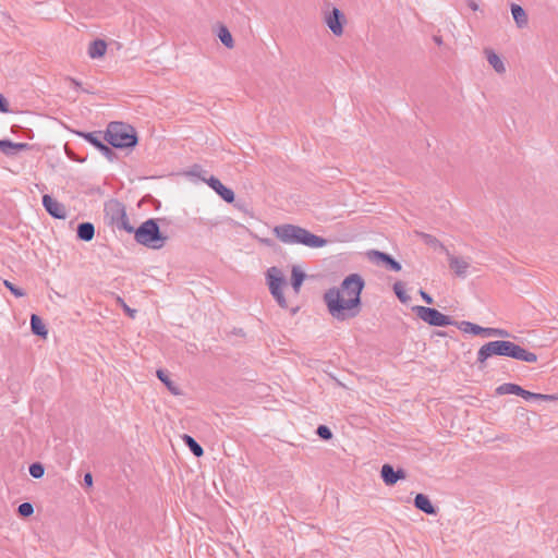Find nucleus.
Returning <instances> with one entry per match:
<instances>
[{
	"label": "nucleus",
	"instance_id": "f257e3e1",
	"mask_svg": "<svg viewBox=\"0 0 558 558\" xmlns=\"http://www.w3.org/2000/svg\"><path fill=\"white\" fill-rule=\"evenodd\" d=\"M363 288V278L359 274H351L345 277L339 288L328 289L324 293V302L329 314L341 322L357 316Z\"/></svg>",
	"mask_w": 558,
	"mask_h": 558
},
{
	"label": "nucleus",
	"instance_id": "f03ea898",
	"mask_svg": "<svg viewBox=\"0 0 558 558\" xmlns=\"http://www.w3.org/2000/svg\"><path fill=\"white\" fill-rule=\"evenodd\" d=\"M275 235L284 244H302L307 247H323L327 240L300 226L284 223L274 228Z\"/></svg>",
	"mask_w": 558,
	"mask_h": 558
},
{
	"label": "nucleus",
	"instance_id": "7ed1b4c3",
	"mask_svg": "<svg viewBox=\"0 0 558 558\" xmlns=\"http://www.w3.org/2000/svg\"><path fill=\"white\" fill-rule=\"evenodd\" d=\"M104 138L116 148H130L137 144L134 128L123 122H110Z\"/></svg>",
	"mask_w": 558,
	"mask_h": 558
},
{
	"label": "nucleus",
	"instance_id": "20e7f679",
	"mask_svg": "<svg viewBox=\"0 0 558 558\" xmlns=\"http://www.w3.org/2000/svg\"><path fill=\"white\" fill-rule=\"evenodd\" d=\"M133 232L135 241L149 248H161L167 240V238L161 234L155 219L144 221L136 230L134 229Z\"/></svg>",
	"mask_w": 558,
	"mask_h": 558
},
{
	"label": "nucleus",
	"instance_id": "39448f33",
	"mask_svg": "<svg viewBox=\"0 0 558 558\" xmlns=\"http://www.w3.org/2000/svg\"><path fill=\"white\" fill-rule=\"evenodd\" d=\"M104 210L105 216L111 226L117 227L120 230H124L129 233H133L134 228L130 225L123 203L114 198L109 199L105 203Z\"/></svg>",
	"mask_w": 558,
	"mask_h": 558
},
{
	"label": "nucleus",
	"instance_id": "423d86ee",
	"mask_svg": "<svg viewBox=\"0 0 558 558\" xmlns=\"http://www.w3.org/2000/svg\"><path fill=\"white\" fill-rule=\"evenodd\" d=\"M512 342L507 340H496L485 343L477 351L476 362L480 368H484L486 361L493 355L510 357Z\"/></svg>",
	"mask_w": 558,
	"mask_h": 558
},
{
	"label": "nucleus",
	"instance_id": "0eeeda50",
	"mask_svg": "<svg viewBox=\"0 0 558 558\" xmlns=\"http://www.w3.org/2000/svg\"><path fill=\"white\" fill-rule=\"evenodd\" d=\"M267 283L270 293L275 298L278 305L282 308H287L288 303L282 293V287L286 284V280L281 274V270L277 267L269 268L267 270Z\"/></svg>",
	"mask_w": 558,
	"mask_h": 558
},
{
	"label": "nucleus",
	"instance_id": "6e6552de",
	"mask_svg": "<svg viewBox=\"0 0 558 558\" xmlns=\"http://www.w3.org/2000/svg\"><path fill=\"white\" fill-rule=\"evenodd\" d=\"M413 311L415 312L420 319H422L423 322L427 323L430 326L444 327L453 325V320L451 319V317L444 315L436 308L416 305L413 307Z\"/></svg>",
	"mask_w": 558,
	"mask_h": 558
},
{
	"label": "nucleus",
	"instance_id": "1a4fd4ad",
	"mask_svg": "<svg viewBox=\"0 0 558 558\" xmlns=\"http://www.w3.org/2000/svg\"><path fill=\"white\" fill-rule=\"evenodd\" d=\"M325 22L333 35L341 36L343 34L344 15L339 9L333 8L326 15Z\"/></svg>",
	"mask_w": 558,
	"mask_h": 558
},
{
	"label": "nucleus",
	"instance_id": "9d476101",
	"mask_svg": "<svg viewBox=\"0 0 558 558\" xmlns=\"http://www.w3.org/2000/svg\"><path fill=\"white\" fill-rule=\"evenodd\" d=\"M43 206L46 211L57 219H65L66 218V209L63 204L59 203L52 196L45 194L43 196Z\"/></svg>",
	"mask_w": 558,
	"mask_h": 558
},
{
	"label": "nucleus",
	"instance_id": "9b49d317",
	"mask_svg": "<svg viewBox=\"0 0 558 558\" xmlns=\"http://www.w3.org/2000/svg\"><path fill=\"white\" fill-rule=\"evenodd\" d=\"M380 476L387 486H392L399 480H404L407 473L403 469L395 470L391 464L386 463L381 466Z\"/></svg>",
	"mask_w": 558,
	"mask_h": 558
},
{
	"label": "nucleus",
	"instance_id": "f8f14e48",
	"mask_svg": "<svg viewBox=\"0 0 558 558\" xmlns=\"http://www.w3.org/2000/svg\"><path fill=\"white\" fill-rule=\"evenodd\" d=\"M367 255L368 258L376 264L384 263L389 269L393 271L401 270V264L387 253L373 250L369 251Z\"/></svg>",
	"mask_w": 558,
	"mask_h": 558
},
{
	"label": "nucleus",
	"instance_id": "ddd939ff",
	"mask_svg": "<svg viewBox=\"0 0 558 558\" xmlns=\"http://www.w3.org/2000/svg\"><path fill=\"white\" fill-rule=\"evenodd\" d=\"M225 202L232 203L234 201V192L225 186L219 179L210 177L209 179H203Z\"/></svg>",
	"mask_w": 558,
	"mask_h": 558
},
{
	"label": "nucleus",
	"instance_id": "4468645a",
	"mask_svg": "<svg viewBox=\"0 0 558 558\" xmlns=\"http://www.w3.org/2000/svg\"><path fill=\"white\" fill-rule=\"evenodd\" d=\"M447 257H448L450 269L453 270V272L458 277L464 278L466 276L468 269L470 267V263L462 257H457V256L452 255L450 252H447Z\"/></svg>",
	"mask_w": 558,
	"mask_h": 558
},
{
	"label": "nucleus",
	"instance_id": "2eb2a0df",
	"mask_svg": "<svg viewBox=\"0 0 558 558\" xmlns=\"http://www.w3.org/2000/svg\"><path fill=\"white\" fill-rule=\"evenodd\" d=\"M29 148L31 146L27 143H14L10 140H0V151L5 156H15L19 151Z\"/></svg>",
	"mask_w": 558,
	"mask_h": 558
},
{
	"label": "nucleus",
	"instance_id": "dca6fc26",
	"mask_svg": "<svg viewBox=\"0 0 558 558\" xmlns=\"http://www.w3.org/2000/svg\"><path fill=\"white\" fill-rule=\"evenodd\" d=\"M510 357L526 363H535L537 361V355L534 352L527 351L514 342H512Z\"/></svg>",
	"mask_w": 558,
	"mask_h": 558
},
{
	"label": "nucleus",
	"instance_id": "f3484780",
	"mask_svg": "<svg viewBox=\"0 0 558 558\" xmlns=\"http://www.w3.org/2000/svg\"><path fill=\"white\" fill-rule=\"evenodd\" d=\"M107 48V43L104 39H95L89 44L87 54L90 59H99L106 54Z\"/></svg>",
	"mask_w": 558,
	"mask_h": 558
},
{
	"label": "nucleus",
	"instance_id": "a211bd4d",
	"mask_svg": "<svg viewBox=\"0 0 558 558\" xmlns=\"http://www.w3.org/2000/svg\"><path fill=\"white\" fill-rule=\"evenodd\" d=\"M414 506L426 514H436L437 510L430 502L429 498L424 494H417L414 498Z\"/></svg>",
	"mask_w": 558,
	"mask_h": 558
},
{
	"label": "nucleus",
	"instance_id": "6ab92c4d",
	"mask_svg": "<svg viewBox=\"0 0 558 558\" xmlns=\"http://www.w3.org/2000/svg\"><path fill=\"white\" fill-rule=\"evenodd\" d=\"M76 233L80 240L89 242L94 239L95 227L92 222H82L77 226Z\"/></svg>",
	"mask_w": 558,
	"mask_h": 558
},
{
	"label": "nucleus",
	"instance_id": "aec40b11",
	"mask_svg": "<svg viewBox=\"0 0 558 558\" xmlns=\"http://www.w3.org/2000/svg\"><path fill=\"white\" fill-rule=\"evenodd\" d=\"M31 329L34 335L39 336L41 338H46L48 335L46 325L44 324L43 319L36 314H32L31 316Z\"/></svg>",
	"mask_w": 558,
	"mask_h": 558
},
{
	"label": "nucleus",
	"instance_id": "412c9836",
	"mask_svg": "<svg viewBox=\"0 0 558 558\" xmlns=\"http://www.w3.org/2000/svg\"><path fill=\"white\" fill-rule=\"evenodd\" d=\"M485 53H486L488 63L494 68V70L497 73L502 74L506 72V66H505L502 60L500 59V57L496 52H494L493 50L486 49Z\"/></svg>",
	"mask_w": 558,
	"mask_h": 558
},
{
	"label": "nucleus",
	"instance_id": "4be33fe9",
	"mask_svg": "<svg viewBox=\"0 0 558 558\" xmlns=\"http://www.w3.org/2000/svg\"><path fill=\"white\" fill-rule=\"evenodd\" d=\"M511 13L519 28L525 27L527 25V15L521 5L512 4Z\"/></svg>",
	"mask_w": 558,
	"mask_h": 558
},
{
	"label": "nucleus",
	"instance_id": "5701e85b",
	"mask_svg": "<svg viewBox=\"0 0 558 558\" xmlns=\"http://www.w3.org/2000/svg\"><path fill=\"white\" fill-rule=\"evenodd\" d=\"M182 439L196 458H201L204 454V449L192 436L184 434Z\"/></svg>",
	"mask_w": 558,
	"mask_h": 558
},
{
	"label": "nucleus",
	"instance_id": "b1692460",
	"mask_svg": "<svg viewBox=\"0 0 558 558\" xmlns=\"http://www.w3.org/2000/svg\"><path fill=\"white\" fill-rule=\"evenodd\" d=\"M453 325H456L463 332L473 333L476 336H481V333H482V326H478L471 322H466V320L453 322Z\"/></svg>",
	"mask_w": 558,
	"mask_h": 558
},
{
	"label": "nucleus",
	"instance_id": "393cba45",
	"mask_svg": "<svg viewBox=\"0 0 558 558\" xmlns=\"http://www.w3.org/2000/svg\"><path fill=\"white\" fill-rule=\"evenodd\" d=\"M521 391H522V387L517 384H512V383H505L496 388V393L499 396H502V395L519 396L521 393Z\"/></svg>",
	"mask_w": 558,
	"mask_h": 558
},
{
	"label": "nucleus",
	"instance_id": "a878e982",
	"mask_svg": "<svg viewBox=\"0 0 558 558\" xmlns=\"http://www.w3.org/2000/svg\"><path fill=\"white\" fill-rule=\"evenodd\" d=\"M157 377L166 385V387L169 389V391L174 395L179 396L181 392L178 388V386L169 378L168 374L163 369H158L156 372Z\"/></svg>",
	"mask_w": 558,
	"mask_h": 558
},
{
	"label": "nucleus",
	"instance_id": "bb28decb",
	"mask_svg": "<svg viewBox=\"0 0 558 558\" xmlns=\"http://www.w3.org/2000/svg\"><path fill=\"white\" fill-rule=\"evenodd\" d=\"M421 236H422L423 241L425 242V244L433 247L434 250H439V251L444 252L446 255H447V252H449L448 248L434 235L428 234V233H422Z\"/></svg>",
	"mask_w": 558,
	"mask_h": 558
},
{
	"label": "nucleus",
	"instance_id": "cd10ccee",
	"mask_svg": "<svg viewBox=\"0 0 558 558\" xmlns=\"http://www.w3.org/2000/svg\"><path fill=\"white\" fill-rule=\"evenodd\" d=\"M304 279L305 274L301 271L298 267H293L291 274V286L296 294L300 292Z\"/></svg>",
	"mask_w": 558,
	"mask_h": 558
},
{
	"label": "nucleus",
	"instance_id": "c85d7f7f",
	"mask_svg": "<svg viewBox=\"0 0 558 558\" xmlns=\"http://www.w3.org/2000/svg\"><path fill=\"white\" fill-rule=\"evenodd\" d=\"M78 136L85 138L88 143L95 146L97 149L104 144L101 141V132H77Z\"/></svg>",
	"mask_w": 558,
	"mask_h": 558
},
{
	"label": "nucleus",
	"instance_id": "c756f323",
	"mask_svg": "<svg viewBox=\"0 0 558 558\" xmlns=\"http://www.w3.org/2000/svg\"><path fill=\"white\" fill-rule=\"evenodd\" d=\"M218 37L227 48H233L234 41L232 35L226 26H220Z\"/></svg>",
	"mask_w": 558,
	"mask_h": 558
},
{
	"label": "nucleus",
	"instance_id": "7c9ffc66",
	"mask_svg": "<svg viewBox=\"0 0 558 558\" xmlns=\"http://www.w3.org/2000/svg\"><path fill=\"white\" fill-rule=\"evenodd\" d=\"M481 336L507 338V337H509V332L506 329L482 327Z\"/></svg>",
	"mask_w": 558,
	"mask_h": 558
},
{
	"label": "nucleus",
	"instance_id": "2f4dec72",
	"mask_svg": "<svg viewBox=\"0 0 558 558\" xmlns=\"http://www.w3.org/2000/svg\"><path fill=\"white\" fill-rule=\"evenodd\" d=\"M393 292L402 303H407L410 300V296L407 294L405 287L402 281H397L393 283Z\"/></svg>",
	"mask_w": 558,
	"mask_h": 558
},
{
	"label": "nucleus",
	"instance_id": "473e14b6",
	"mask_svg": "<svg viewBox=\"0 0 558 558\" xmlns=\"http://www.w3.org/2000/svg\"><path fill=\"white\" fill-rule=\"evenodd\" d=\"M29 474L34 478H40L44 476L45 468L40 462H34L29 465Z\"/></svg>",
	"mask_w": 558,
	"mask_h": 558
},
{
	"label": "nucleus",
	"instance_id": "72a5a7b5",
	"mask_svg": "<svg viewBox=\"0 0 558 558\" xmlns=\"http://www.w3.org/2000/svg\"><path fill=\"white\" fill-rule=\"evenodd\" d=\"M17 513L24 518L29 517L34 513V507L31 502H23L19 506Z\"/></svg>",
	"mask_w": 558,
	"mask_h": 558
},
{
	"label": "nucleus",
	"instance_id": "f704fd0d",
	"mask_svg": "<svg viewBox=\"0 0 558 558\" xmlns=\"http://www.w3.org/2000/svg\"><path fill=\"white\" fill-rule=\"evenodd\" d=\"M316 434L324 440H329L332 438V433L326 425H319L316 429Z\"/></svg>",
	"mask_w": 558,
	"mask_h": 558
},
{
	"label": "nucleus",
	"instance_id": "c9c22d12",
	"mask_svg": "<svg viewBox=\"0 0 558 558\" xmlns=\"http://www.w3.org/2000/svg\"><path fill=\"white\" fill-rule=\"evenodd\" d=\"M4 286L16 296L22 298L25 295V291L21 288L15 287L12 282L5 280Z\"/></svg>",
	"mask_w": 558,
	"mask_h": 558
},
{
	"label": "nucleus",
	"instance_id": "e433bc0d",
	"mask_svg": "<svg viewBox=\"0 0 558 558\" xmlns=\"http://www.w3.org/2000/svg\"><path fill=\"white\" fill-rule=\"evenodd\" d=\"M98 150L110 161H112L113 158L116 157L114 151L109 146H107L106 144H102L98 148Z\"/></svg>",
	"mask_w": 558,
	"mask_h": 558
},
{
	"label": "nucleus",
	"instance_id": "4c0bfd02",
	"mask_svg": "<svg viewBox=\"0 0 558 558\" xmlns=\"http://www.w3.org/2000/svg\"><path fill=\"white\" fill-rule=\"evenodd\" d=\"M118 303H120V304H121V306H122V308L124 310V312H125V313H126L131 318H134V317H135L136 310L130 308L121 298H118Z\"/></svg>",
	"mask_w": 558,
	"mask_h": 558
},
{
	"label": "nucleus",
	"instance_id": "58836bf2",
	"mask_svg": "<svg viewBox=\"0 0 558 558\" xmlns=\"http://www.w3.org/2000/svg\"><path fill=\"white\" fill-rule=\"evenodd\" d=\"M0 112H3V113L10 112L9 101L1 93H0Z\"/></svg>",
	"mask_w": 558,
	"mask_h": 558
},
{
	"label": "nucleus",
	"instance_id": "ea45409f",
	"mask_svg": "<svg viewBox=\"0 0 558 558\" xmlns=\"http://www.w3.org/2000/svg\"><path fill=\"white\" fill-rule=\"evenodd\" d=\"M519 396L522 397L525 400H537L538 393L531 392V391L525 390V389L522 388V391H521V393Z\"/></svg>",
	"mask_w": 558,
	"mask_h": 558
},
{
	"label": "nucleus",
	"instance_id": "a19ab883",
	"mask_svg": "<svg viewBox=\"0 0 558 558\" xmlns=\"http://www.w3.org/2000/svg\"><path fill=\"white\" fill-rule=\"evenodd\" d=\"M537 400H542V401H558V395H543V393H538Z\"/></svg>",
	"mask_w": 558,
	"mask_h": 558
},
{
	"label": "nucleus",
	"instance_id": "79ce46f5",
	"mask_svg": "<svg viewBox=\"0 0 558 558\" xmlns=\"http://www.w3.org/2000/svg\"><path fill=\"white\" fill-rule=\"evenodd\" d=\"M420 295L421 298L423 299V301L427 304H433L434 303V299L427 293L425 292L424 290H420Z\"/></svg>",
	"mask_w": 558,
	"mask_h": 558
},
{
	"label": "nucleus",
	"instance_id": "37998d69",
	"mask_svg": "<svg viewBox=\"0 0 558 558\" xmlns=\"http://www.w3.org/2000/svg\"><path fill=\"white\" fill-rule=\"evenodd\" d=\"M84 485L87 486V487H92L93 486V475L90 473H86L84 475Z\"/></svg>",
	"mask_w": 558,
	"mask_h": 558
},
{
	"label": "nucleus",
	"instance_id": "c03bdc74",
	"mask_svg": "<svg viewBox=\"0 0 558 558\" xmlns=\"http://www.w3.org/2000/svg\"><path fill=\"white\" fill-rule=\"evenodd\" d=\"M478 2L480 0H468V5L471 10L477 11L478 10Z\"/></svg>",
	"mask_w": 558,
	"mask_h": 558
},
{
	"label": "nucleus",
	"instance_id": "a18cd8bd",
	"mask_svg": "<svg viewBox=\"0 0 558 558\" xmlns=\"http://www.w3.org/2000/svg\"><path fill=\"white\" fill-rule=\"evenodd\" d=\"M433 40L436 45L441 46L442 45V38L440 36L435 35L433 37Z\"/></svg>",
	"mask_w": 558,
	"mask_h": 558
},
{
	"label": "nucleus",
	"instance_id": "49530a36",
	"mask_svg": "<svg viewBox=\"0 0 558 558\" xmlns=\"http://www.w3.org/2000/svg\"><path fill=\"white\" fill-rule=\"evenodd\" d=\"M70 82H71V84H72L75 88H80V87H81V82H78L77 80H75V78H70Z\"/></svg>",
	"mask_w": 558,
	"mask_h": 558
},
{
	"label": "nucleus",
	"instance_id": "de8ad7c7",
	"mask_svg": "<svg viewBox=\"0 0 558 558\" xmlns=\"http://www.w3.org/2000/svg\"><path fill=\"white\" fill-rule=\"evenodd\" d=\"M260 241L266 245H271V240L269 239H262Z\"/></svg>",
	"mask_w": 558,
	"mask_h": 558
}]
</instances>
